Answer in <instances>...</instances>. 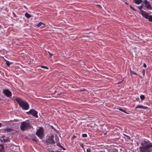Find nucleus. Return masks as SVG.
Wrapping results in <instances>:
<instances>
[{"label": "nucleus", "instance_id": "nucleus-40", "mask_svg": "<svg viewBox=\"0 0 152 152\" xmlns=\"http://www.w3.org/2000/svg\"><path fill=\"white\" fill-rule=\"evenodd\" d=\"M56 152H64V151L60 152V151H56Z\"/></svg>", "mask_w": 152, "mask_h": 152}, {"label": "nucleus", "instance_id": "nucleus-4", "mask_svg": "<svg viewBox=\"0 0 152 152\" xmlns=\"http://www.w3.org/2000/svg\"><path fill=\"white\" fill-rule=\"evenodd\" d=\"M54 136L53 135L49 137V138L47 139L45 141V142L47 145H53L55 144L56 143L55 141L53 140Z\"/></svg>", "mask_w": 152, "mask_h": 152}, {"label": "nucleus", "instance_id": "nucleus-2", "mask_svg": "<svg viewBox=\"0 0 152 152\" xmlns=\"http://www.w3.org/2000/svg\"><path fill=\"white\" fill-rule=\"evenodd\" d=\"M15 100L19 106L23 110H27L29 109V105L26 102L22 100L19 98H16Z\"/></svg>", "mask_w": 152, "mask_h": 152}, {"label": "nucleus", "instance_id": "nucleus-35", "mask_svg": "<svg viewBox=\"0 0 152 152\" xmlns=\"http://www.w3.org/2000/svg\"><path fill=\"white\" fill-rule=\"evenodd\" d=\"M139 98H136V100H137V101H138L139 100Z\"/></svg>", "mask_w": 152, "mask_h": 152}, {"label": "nucleus", "instance_id": "nucleus-22", "mask_svg": "<svg viewBox=\"0 0 152 152\" xmlns=\"http://www.w3.org/2000/svg\"><path fill=\"white\" fill-rule=\"evenodd\" d=\"M42 24H44L43 23H42L41 22H39L38 24H37L36 25L38 27H39Z\"/></svg>", "mask_w": 152, "mask_h": 152}, {"label": "nucleus", "instance_id": "nucleus-34", "mask_svg": "<svg viewBox=\"0 0 152 152\" xmlns=\"http://www.w3.org/2000/svg\"><path fill=\"white\" fill-rule=\"evenodd\" d=\"M146 65L145 63H144L143 64V66L145 67H146Z\"/></svg>", "mask_w": 152, "mask_h": 152}, {"label": "nucleus", "instance_id": "nucleus-14", "mask_svg": "<svg viewBox=\"0 0 152 152\" xmlns=\"http://www.w3.org/2000/svg\"><path fill=\"white\" fill-rule=\"evenodd\" d=\"M25 16L27 18H30L31 17V15L28 14L27 12H26L25 14Z\"/></svg>", "mask_w": 152, "mask_h": 152}, {"label": "nucleus", "instance_id": "nucleus-36", "mask_svg": "<svg viewBox=\"0 0 152 152\" xmlns=\"http://www.w3.org/2000/svg\"><path fill=\"white\" fill-rule=\"evenodd\" d=\"M126 137H127V139H129V137L127 135H126Z\"/></svg>", "mask_w": 152, "mask_h": 152}, {"label": "nucleus", "instance_id": "nucleus-37", "mask_svg": "<svg viewBox=\"0 0 152 152\" xmlns=\"http://www.w3.org/2000/svg\"><path fill=\"white\" fill-rule=\"evenodd\" d=\"M2 126V124L0 123V127H1Z\"/></svg>", "mask_w": 152, "mask_h": 152}, {"label": "nucleus", "instance_id": "nucleus-17", "mask_svg": "<svg viewBox=\"0 0 152 152\" xmlns=\"http://www.w3.org/2000/svg\"><path fill=\"white\" fill-rule=\"evenodd\" d=\"M5 61L6 62V64L7 66H9L10 65V64H12V63L6 60Z\"/></svg>", "mask_w": 152, "mask_h": 152}, {"label": "nucleus", "instance_id": "nucleus-23", "mask_svg": "<svg viewBox=\"0 0 152 152\" xmlns=\"http://www.w3.org/2000/svg\"><path fill=\"white\" fill-rule=\"evenodd\" d=\"M41 68H45V69H48V68L46 66H41Z\"/></svg>", "mask_w": 152, "mask_h": 152}, {"label": "nucleus", "instance_id": "nucleus-7", "mask_svg": "<svg viewBox=\"0 0 152 152\" xmlns=\"http://www.w3.org/2000/svg\"><path fill=\"white\" fill-rule=\"evenodd\" d=\"M143 3L145 5V7L148 9L151 10L152 9V7L150 4L149 2L147 0H144L143 1Z\"/></svg>", "mask_w": 152, "mask_h": 152}, {"label": "nucleus", "instance_id": "nucleus-38", "mask_svg": "<svg viewBox=\"0 0 152 152\" xmlns=\"http://www.w3.org/2000/svg\"><path fill=\"white\" fill-rule=\"evenodd\" d=\"M32 140H33V141H36L35 139H32Z\"/></svg>", "mask_w": 152, "mask_h": 152}, {"label": "nucleus", "instance_id": "nucleus-8", "mask_svg": "<svg viewBox=\"0 0 152 152\" xmlns=\"http://www.w3.org/2000/svg\"><path fill=\"white\" fill-rule=\"evenodd\" d=\"M3 92L7 97H10L12 96L11 92L8 89L4 90L3 91Z\"/></svg>", "mask_w": 152, "mask_h": 152}, {"label": "nucleus", "instance_id": "nucleus-26", "mask_svg": "<svg viewBox=\"0 0 152 152\" xmlns=\"http://www.w3.org/2000/svg\"><path fill=\"white\" fill-rule=\"evenodd\" d=\"M48 53L50 56L49 57V58L53 56V54H52L51 53H50L49 52H48Z\"/></svg>", "mask_w": 152, "mask_h": 152}, {"label": "nucleus", "instance_id": "nucleus-27", "mask_svg": "<svg viewBox=\"0 0 152 152\" xmlns=\"http://www.w3.org/2000/svg\"><path fill=\"white\" fill-rule=\"evenodd\" d=\"M12 15H13L14 17L15 18H16V17H17V16L15 14V13L14 12H12Z\"/></svg>", "mask_w": 152, "mask_h": 152}, {"label": "nucleus", "instance_id": "nucleus-15", "mask_svg": "<svg viewBox=\"0 0 152 152\" xmlns=\"http://www.w3.org/2000/svg\"><path fill=\"white\" fill-rule=\"evenodd\" d=\"M147 19H148L149 21L150 22H152V15H149Z\"/></svg>", "mask_w": 152, "mask_h": 152}, {"label": "nucleus", "instance_id": "nucleus-33", "mask_svg": "<svg viewBox=\"0 0 152 152\" xmlns=\"http://www.w3.org/2000/svg\"><path fill=\"white\" fill-rule=\"evenodd\" d=\"M76 137L74 135L73 136L72 138L73 139H74Z\"/></svg>", "mask_w": 152, "mask_h": 152}, {"label": "nucleus", "instance_id": "nucleus-16", "mask_svg": "<svg viewBox=\"0 0 152 152\" xmlns=\"http://www.w3.org/2000/svg\"><path fill=\"white\" fill-rule=\"evenodd\" d=\"M143 4H142L140 6H137V7L139 9L140 12H141V10H142V9L143 8Z\"/></svg>", "mask_w": 152, "mask_h": 152}, {"label": "nucleus", "instance_id": "nucleus-5", "mask_svg": "<svg viewBox=\"0 0 152 152\" xmlns=\"http://www.w3.org/2000/svg\"><path fill=\"white\" fill-rule=\"evenodd\" d=\"M28 115H31L36 118H38L37 112L33 109H31L29 111L27 112Z\"/></svg>", "mask_w": 152, "mask_h": 152}, {"label": "nucleus", "instance_id": "nucleus-10", "mask_svg": "<svg viewBox=\"0 0 152 152\" xmlns=\"http://www.w3.org/2000/svg\"><path fill=\"white\" fill-rule=\"evenodd\" d=\"M138 108L146 109L148 108V107H147L144 106L142 105H138L135 107V109H136Z\"/></svg>", "mask_w": 152, "mask_h": 152}, {"label": "nucleus", "instance_id": "nucleus-6", "mask_svg": "<svg viewBox=\"0 0 152 152\" xmlns=\"http://www.w3.org/2000/svg\"><path fill=\"white\" fill-rule=\"evenodd\" d=\"M43 130L41 128L39 129L36 132V134L41 139L43 138Z\"/></svg>", "mask_w": 152, "mask_h": 152}, {"label": "nucleus", "instance_id": "nucleus-25", "mask_svg": "<svg viewBox=\"0 0 152 152\" xmlns=\"http://www.w3.org/2000/svg\"><path fill=\"white\" fill-rule=\"evenodd\" d=\"M87 136V134H82V137H86Z\"/></svg>", "mask_w": 152, "mask_h": 152}, {"label": "nucleus", "instance_id": "nucleus-30", "mask_svg": "<svg viewBox=\"0 0 152 152\" xmlns=\"http://www.w3.org/2000/svg\"><path fill=\"white\" fill-rule=\"evenodd\" d=\"M87 152H91V150L90 149H88L86 150Z\"/></svg>", "mask_w": 152, "mask_h": 152}, {"label": "nucleus", "instance_id": "nucleus-9", "mask_svg": "<svg viewBox=\"0 0 152 152\" xmlns=\"http://www.w3.org/2000/svg\"><path fill=\"white\" fill-rule=\"evenodd\" d=\"M140 14L142 16L144 17L145 19H147L149 15V13L143 10H141Z\"/></svg>", "mask_w": 152, "mask_h": 152}, {"label": "nucleus", "instance_id": "nucleus-12", "mask_svg": "<svg viewBox=\"0 0 152 152\" xmlns=\"http://www.w3.org/2000/svg\"><path fill=\"white\" fill-rule=\"evenodd\" d=\"M4 130L5 132H11L13 130L11 128H6L4 129Z\"/></svg>", "mask_w": 152, "mask_h": 152}, {"label": "nucleus", "instance_id": "nucleus-32", "mask_svg": "<svg viewBox=\"0 0 152 152\" xmlns=\"http://www.w3.org/2000/svg\"><path fill=\"white\" fill-rule=\"evenodd\" d=\"M50 127L52 129L54 130L55 131L56 130L54 128V127L53 126H51Z\"/></svg>", "mask_w": 152, "mask_h": 152}, {"label": "nucleus", "instance_id": "nucleus-31", "mask_svg": "<svg viewBox=\"0 0 152 152\" xmlns=\"http://www.w3.org/2000/svg\"><path fill=\"white\" fill-rule=\"evenodd\" d=\"M83 146H84L83 145V144H80V146L82 148H83Z\"/></svg>", "mask_w": 152, "mask_h": 152}, {"label": "nucleus", "instance_id": "nucleus-11", "mask_svg": "<svg viewBox=\"0 0 152 152\" xmlns=\"http://www.w3.org/2000/svg\"><path fill=\"white\" fill-rule=\"evenodd\" d=\"M134 2L136 4H139L142 2V0H134Z\"/></svg>", "mask_w": 152, "mask_h": 152}, {"label": "nucleus", "instance_id": "nucleus-42", "mask_svg": "<svg viewBox=\"0 0 152 152\" xmlns=\"http://www.w3.org/2000/svg\"><path fill=\"white\" fill-rule=\"evenodd\" d=\"M99 6L101 7L100 5H98Z\"/></svg>", "mask_w": 152, "mask_h": 152}, {"label": "nucleus", "instance_id": "nucleus-19", "mask_svg": "<svg viewBox=\"0 0 152 152\" xmlns=\"http://www.w3.org/2000/svg\"><path fill=\"white\" fill-rule=\"evenodd\" d=\"M4 149L3 146L2 145H0V152L3 151Z\"/></svg>", "mask_w": 152, "mask_h": 152}, {"label": "nucleus", "instance_id": "nucleus-24", "mask_svg": "<svg viewBox=\"0 0 152 152\" xmlns=\"http://www.w3.org/2000/svg\"><path fill=\"white\" fill-rule=\"evenodd\" d=\"M129 6H130L131 9H132V10H134V11H136V10H135V9L133 7H132V6L131 5H130Z\"/></svg>", "mask_w": 152, "mask_h": 152}, {"label": "nucleus", "instance_id": "nucleus-28", "mask_svg": "<svg viewBox=\"0 0 152 152\" xmlns=\"http://www.w3.org/2000/svg\"><path fill=\"white\" fill-rule=\"evenodd\" d=\"M119 110H121V111H122V112H124V113H126V111H125V110H123V109H119Z\"/></svg>", "mask_w": 152, "mask_h": 152}, {"label": "nucleus", "instance_id": "nucleus-41", "mask_svg": "<svg viewBox=\"0 0 152 152\" xmlns=\"http://www.w3.org/2000/svg\"><path fill=\"white\" fill-rule=\"evenodd\" d=\"M51 152H55L54 151H51Z\"/></svg>", "mask_w": 152, "mask_h": 152}, {"label": "nucleus", "instance_id": "nucleus-3", "mask_svg": "<svg viewBox=\"0 0 152 152\" xmlns=\"http://www.w3.org/2000/svg\"><path fill=\"white\" fill-rule=\"evenodd\" d=\"M32 128L31 126V124L28 121L21 122L20 128L22 131L27 130L31 128Z\"/></svg>", "mask_w": 152, "mask_h": 152}, {"label": "nucleus", "instance_id": "nucleus-18", "mask_svg": "<svg viewBox=\"0 0 152 152\" xmlns=\"http://www.w3.org/2000/svg\"><path fill=\"white\" fill-rule=\"evenodd\" d=\"M57 145L59 147L62 148L63 149V150H65V148L61 145L60 143L59 142L58 143H57Z\"/></svg>", "mask_w": 152, "mask_h": 152}, {"label": "nucleus", "instance_id": "nucleus-21", "mask_svg": "<svg viewBox=\"0 0 152 152\" xmlns=\"http://www.w3.org/2000/svg\"><path fill=\"white\" fill-rule=\"evenodd\" d=\"M130 74H131V75H132V74H134L135 75H137V74L136 73L134 72V71H132L131 70H130Z\"/></svg>", "mask_w": 152, "mask_h": 152}, {"label": "nucleus", "instance_id": "nucleus-29", "mask_svg": "<svg viewBox=\"0 0 152 152\" xmlns=\"http://www.w3.org/2000/svg\"><path fill=\"white\" fill-rule=\"evenodd\" d=\"M142 73H143V76H144L145 74V70L144 69L142 71Z\"/></svg>", "mask_w": 152, "mask_h": 152}, {"label": "nucleus", "instance_id": "nucleus-20", "mask_svg": "<svg viewBox=\"0 0 152 152\" xmlns=\"http://www.w3.org/2000/svg\"><path fill=\"white\" fill-rule=\"evenodd\" d=\"M140 99H141V100H144V99H145V96L143 95H141L140 96Z\"/></svg>", "mask_w": 152, "mask_h": 152}, {"label": "nucleus", "instance_id": "nucleus-1", "mask_svg": "<svg viewBox=\"0 0 152 152\" xmlns=\"http://www.w3.org/2000/svg\"><path fill=\"white\" fill-rule=\"evenodd\" d=\"M141 146L139 148L140 152H151L152 142L148 140L142 141Z\"/></svg>", "mask_w": 152, "mask_h": 152}, {"label": "nucleus", "instance_id": "nucleus-13", "mask_svg": "<svg viewBox=\"0 0 152 152\" xmlns=\"http://www.w3.org/2000/svg\"><path fill=\"white\" fill-rule=\"evenodd\" d=\"M1 140L2 141L4 142H7L8 141V139L7 138H4V137H2L1 138Z\"/></svg>", "mask_w": 152, "mask_h": 152}, {"label": "nucleus", "instance_id": "nucleus-39", "mask_svg": "<svg viewBox=\"0 0 152 152\" xmlns=\"http://www.w3.org/2000/svg\"><path fill=\"white\" fill-rule=\"evenodd\" d=\"M56 139V140H58V137H57Z\"/></svg>", "mask_w": 152, "mask_h": 152}]
</instances>
